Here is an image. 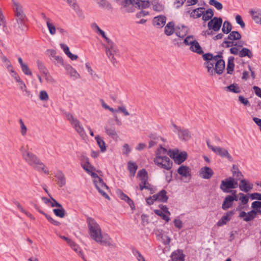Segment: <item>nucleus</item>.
Returning <instances> with one entry per match:
<instances>
[{
	"mask_svg": "<svg viewBox=\"0 0 261 261\" xmlns=\"http://www.w3.org/2000/svg\"><path fill=\"white\" fill-rule=\"evenodd\" d=\"M20 151L23 160L29 166L39 172L48 174L47 168L36 154L29 151L23 146L21 147Z\"/></svg>",
	"mask_w": 261,
	"mask_h": 261,
	"instance_id": "obj_1",
	"label": "nucleus"
},
{
	"mask_svg": "<svg viewBox=\"0 0 261 261\" xmlns=\"http://www.w3.org/2000/svg\"><path fill=\"white\" fill-rule=\"evenodd\" d=\"M89 229V234L91 238L97 243L100 242V239L103 238L101 229L99 225L96 221L91 217H88L86 219Z\"/></svg>",
	"mask_w": 261,
	"mask_h": 261,
	"instance_id": "obj_2",
	"label": "nucleus"
},
{
	"mask_svg": "<svg viewBox=\"0 0 261 261\" xmlns=\"http://www.w3.org/2000/svg\"><path fill=\"white\" fill-rule=\"evenodd\" d=\"M107 56L109 59L114 66L117 63V60L115 56L119 54V50L116 44L112 41L107 43V45H103Z\"/></svg>",
	"mask_w": 261,
	"mask_h": 261,
	"instance_id": "obj_3",
	"label": "nucleus"
},
{
	"mask_svg": "<svg viewBox=\"0 0 261 261\" xmlns=\"http://www.w3.org/2000/svg\"><path fill=\"white\" fill-rule=\"evenodd\" d=\"M238 183L231 177H229L221 181L220 188L224 193H229L230 189L237 188Z\"/></svg>",
	"mask_w": 261,
	"mask_h": 261,
	"instance_id": "obj_4",
	"label": "nucleus"
},
{
	"mask_svg": "<svg viewBox=\"0 0 261 261\" xmlns=\"http://www.w3.org/2000/svg\"><path fill=\"white\" fill-rule=\"evenodd\" d=\"M154 162L158 167L169 170L172 167V162L167 156H155Z\"/></svg>",
	"mask_w": 261,
	"mask_h": 261,
	"instance_id": "obj_5",
	"label": "nucleus"
},
{
	"mask_svg": "<svg viewBox=\"0 0 261 261\" xmlns=\"http://www.w3.org/2000/svg\"><path fill=\"white\" fill-rule=\"evenodd\" d=\"M12 8L14 13L16 20H18L19 21L22 19H26L27 16L25 14L23 7L22 5L19 2L12 0Z\"/></svg>",
	"mask_w": 261,
	"mask_h": 261,
	"instance_id": "obj_6",
	"label": "nucleus"
},
{
	"mask_svg": "<svg viewBox=\"0 0 261 261\" xmlns=\"http://www.w3.org/2000/svg\"><path fill=\"white\" fill-rule=\"evenodd\" d=\"M125 6H129V5L135 6L138 9H146L149 7L150 3L148 1L142 0H124Z\"/></svg>",
	"mask_w": 261,
	"mask_h": 261,
	"instance_id": "obj_7",
	"label": "nucleus"
},
{
	"mask_svg": "<svg viewBox=\"0 0 261 261\" xmlns=\"http://www.w3.org/2000/svg\"><path fill=\"white\" fill-rule=\"evenodd\" d=\"M172 125L176 129L174 130V132L177 133L179 139L182 140L188 141L191 138V133L188 129L182 128L177 126L174 123H172Z\"/></svg>",
	"mask_w": 261,
	"mask_h": 261,
	"instance_id": "obj_8",
	"label": "nucleus"
},
{
	"mask_svg": "<svg viewBox=\"0 0 261 261\" xmlns=\"http://www.w3.org/2000/svg\"><path fill=\"white\" fill-rule=\"evenodd\" d=\"M221 17H214L207 23V27L209 30H212L214 32L220 30L222 24Z\"/></svg>",
	"mask_w": 261,
	"mask_h": 261,
	"instance_id": "obj_9",
	"label": "nucleus"
},
{
	"mask_svg": "<svg viewBox=\"0 0 261 261\" xmlns=\"http://www.w3.org/2000/svg\"><path fill=\"white\" fill-rule=\"evenodd\" d=\"M168 154L169 155L170 157L173 158L174 159L175 162L177 163L178 164H181L184 162L187 158V153L185 151L179 153L178 151L177 152H171L170 150Z\"/></svg>",
	"mask_w": 261,
	"mask_h": 261,
	"instance_id": "obj_10",
	"label": "nucleus"
},
{
	"mask_svg": "<svg viewBox=\"0 0 261 261\" xmlns=\"http://www.w3.org/2000/svg\"><path fill=\"white\" fill-rule=\"evenodd\" d=\"M213 151L216 154L220 155L222 158H227L230 162L233 161L232 157L226 149L218 146H216V147H213Z\"/></svg>",
	"mask_w": 261,
	"mask_h": 261,
	"instance_id": "obj_11",
	"label": "nucleus"
},
{
	"mask_svg": "<svg viewBox=\"0 0 261 261\" xmlns=\"http://www.w3.org/2000/svg\"><path fill=\"white\" fill-rule=\"evenodd\" d=\"M199 175L202 178L208 179L214 175V172L211 168L205 166L201 168Z\"/></svg>",
	"mask_w": 261,
	"mask_h": 261,
	"instance_id": "obj_12",
	"label": "nucleus"
},
{
	"mask_svg": "<svg viewBox=\"0 0 261 261\" xmlns=\"http://www.w3.org/2000/svg\"><path fill=\"white\" fill-rule=\"evenodd\" d=\"M239 217L243 218L245 222H249L253 220L255 217V212L252 210L247 213L244 211L241 212L239 214Z\"/></svg>",
	"mask_w": 261,
	"mask_h": 261,
	"instance_id": "obj_13",
	"label": "nucleus"
},
{
	"mask_svg": "<svg viewBox=\"0 0 261 261\" xmlns=\"http://www.w3.org/2000/svg\"><path fill=\"white\" fill-rule=\"evenodd\" d=\"M234 214V210L228 211L225 215H224L221 219L217 222L218 226H222L227 223L230 220L231 217Z\"/></svg>",
	"mask_w": 261,
	"mask_h": 261,
	"instance_id": "obj_14",
	"label": "nucleus"
},
{
	"mask_svg": "<svg viewBox=\"0 0 261 261\" xmlns=\"http://www.w3.org/2000/svg\"><path fill=\"white\" fill-rule=\"evenodd\" d=\"M170 257L172 261H184L185 255L182 250L177 249L171 253Z\"/></svg>",
	"mask_w": 261,
	"mask_h": 261,
	"instance_id": "obj_15",
	"label": "nucleus"
},
{
	"mask_svg": "<svg viewBox=\"0 0 261 261\" xmlns=\"http://www.w3.org/2000/svg\"><path fill=\"white\" fill-rule=\"evenodd\" d=\"M166 21V17L164 15H159L154 17L153 19V24L158 28H163Z\"/></svg>",
	"mask_w": 261,
	"mask_h": 261,
	"instance_id": "obj_16",
	"label": "nucleus"
},
{
	"mask_svg": "<svg viewBox=\"0 0 261 261\" xmlns=\"http://www.w3.org/2000/svg\"><path fill=\"white\" fill-rule=\"evenodd\" d=\"M155 234L157 238V239L160 241L161 239H164V238H166V241H163V243L166 245H169L171 242V239L168 236L164 234L162 230L157 229L155 231Z\"/></svg>",
	"mask_w": 261,
	"mask_h": 261,
	"instance_id": "obj_17",
	"label": "nucleus"
},
{
	"mask_svg": "<svg viewBox=\"0 0 261 261\" xmlns=\"http://www.w3.org/2000/svg\"><path fill=\"white\" fill-rule=\"evenodd\" d=\"M225 62L222 59H220L215 63V67L214 72L217 73L218 74H221L225 69Z\"/></svg>",
	"mask_w": 261,
	"mask_h": 261,
	"instance_id": "obj_18",
	"label": "nucleus"
},
{
	"mask_svg": "<svg viewBox=\"0 0 261 261\" xmlns=\"http://www.w3.org/2000/svg\"><path fill=\"white\" fill-rule=\"evenodd\" d=\"M202 58L204 60H212V61L216 63L217 61L220 60V59H222V53L220 52L218 55L215 56H214L211 53H206L203 55Z\"/></svg>",
	"mask_w": 261,
	"mask_h": 261,
	"instance_id": "obj_19",
	"label": "nucleus"
},
{
	"mask_svg": "<svg viewBox=\"0 0 261 261\" xmlns=\"http://www.w3.org/2000/svg\"><path fill=\"white\" fill-rule=\"evenodd\" d=\"M105 129L107 134L112 138L117 139L118 137L114 124H112L111 126L106 125L105 127Z\"/></svg>",
	"mask_w": 261,
	"mask_h": 261,
	"instance_id": "obj_20",
	"label": "nucleus"
},
{
	"mask_svg": "<svg viewBox=\"0 0 261 261\" xmlns=\"http://www.w3.org/2000/svg\"><path fill=\"white\" fill-rule=\"evenodd\" d=\"M191 46L190 47V49L194 53H196L199 55H202L203 53L202 47L200 46L199 43L196 40H193L192 43H191Z\"/></svg>",
	"mask_w": 261,
	"mask_h": 261,
	"instance_id": "obj_21",
	"label": "nucleus"
},
{
	"mask_svg": "<svg viewBox=\"0 0 261 261\" xmlns=\"http://www.w3.org/2000/svg\"><path fill=\"white\" fill-rule=\"evenodd\" d=\"M137 176L139 177L141 181L139 185H144L148 182V174L145 169H143L140 170L137 174Z\"/></svg>",
	"mask_w": 261,
	"mask_h": 261,
	"instance_id": "obj_22",
	"label": "nucleus"
},
{
	"mask_svg": "<svg viewBox=\"0 0 261 261\" xmlns=\"http://www.w3.org/2000/svg\"><path fill=\"white\" fill-rule=\"evenodd\" d=\"M204 10V8L199 7L193 10L191 12H190V11H187V13H190L191 17L196 19L202 16Z\"/></svg>",
	"mask_w": 261,
	"mask_h": 261,
	"instance_id": "obj_23",
	"label": "nucleus"
},
{
	"mask_svg": "<svg viewBox=\"0 0 261 261\" xmlns=\"http://www.w3.org/2000/svg\"><path fill=\"white\" fill-rule=\"evenodd\" d=\"M177 172L179 175L185 177H190L191 175L190 168L186 166H180L177 170Z\"/></svg>",
	"mask_w": 261,
	"mask_h": 261,
	"instance_id": "obj_24",
	"label": "nucleus"
},
{
	"mask_svg": "<svg viewBox=\"0 0 261 261\" xmlns=\"http://www.w3.org/2000/svg\"><path fill=\"white\" fill-rule=\"evenodd\" d=\"M64 68L71 77L73 78V80H76L80 77V74L77 71L70 65L65 64Z\"/></svg>",
	"mask_w": 261,
	"mask_h": 261,
	"instance_id": "obj_25",
	"label": "nucleus"
},
{
	"mask_svg": "<svg viewBox=\"0 0 261 261\" xmlns=\"http://www.w3.org/2000/svg\"><path fill=\"white\" fill-rule=\"evenodd\" d=\"M116 193L120 199L126 201L130 206L134 205L133 201L127 195L124 194L121 190H117Z\"/></svg>",
	"mask_w": 261,
	"mask_h": 261,
	"instance_id": "obj_26",
	"label": "nucleus"
},
{
	"mask_svg": "<svg viewBox=\"0 0 261 261\" xmlns=\"http://www.w3.org/2000/svg\"><path fill=\"white\" fill-rule=\"evenodd\" d=\"M252 185L249 184L246 179H241L239 185V188L241 191L247 193L252 189Z\"/></svg>",
	"mask_w": 261,
	"mask_h": 261,
	"instance_id": "obj_27",
	"label": "nucleus"
},
{
	"mask_svg": "<svg viewBox=\"0 0 261 261\" xmlns=\"http://www.w3.org/2000/svg\"><path fill=\"white\" fill-rule=\"evenodd\" d=\"M55 177L57 178V183L60 187H62L66 184V178L61 171H58L55 174Z\"/></svg>",
	"mask_w": 261,
	"mask_h": 261,
	"instance_id": "obj_28",
	"label": "nucleus"
},
{
	"mask_svg": "<svg viewBox=\"0 0 261 261\" xmlns=\"http://www.w3.org/2000/svg\"><path fill=\"white\" fill-rule=\"evenodd\" d=\"M214 13L212 9L210 8L206 10L204 9L202 15V19L205 22L211 20L214 17Z\"/></svg>",
	"mask_w": 261,
	"mask_h": 261,
	"instance_id": "obj_29",
	"label": "nucleus"
},
{
	"mask_svg": "<svg viewBox=\"0 0 261 261\" xmlns=\"http://www.w3.org/2000/svg\"><path fill=\"white\" fill-rule=\"evenodd\" d=\"M233 203V199H231V196L227 195L225 197L222 203V208L226 211L232 206Z\"/></svg>",
	"mask_w": 261,
	"mask_h": 261,
	"instance_id": "obj_30",
	"label": "nucleus"
},
{
	"mask_svg": "<svg viewBox=\"0 0 261 261\" xmlns=\"http://www.w3.org/2000/svg\"><path fill=\"white\" fill-rule=\"evenodd\" d=\"M100 242L97 243L104 244L110 247H114L115 245L113 243L111 238L108 234H103V238L100 239Z\"/></svg>",
	"mask_w": 261,
	"mask_h": 261,
	"instance_id": "obj_31",
	"label": "nucleus"
},
{
	"mask_svg": "<svg viewBox=\"0 0 261 261\" xmlns=\"http://www.w3.org/2000/svg\"><path fill=\"white\" fill-rule=\"evenodd\" d=\"M174 31V23L173 21L168 22L165 27L164 32L167 36L171 35Z\"/></svg>",
	"mask_w": 261,
	"mask_h": 261,
	"instance_id": "obj_32",
	"label": "nucleus"
},
{
	"mask_svg": "<svg viewBox=\"0 0 261 261\" xmlns=\"http://www.w3.org/2000/svg\"><path fill=\"white\" fill-rule=\"evenodd\" d=\"M250 13L254 21L261 23V10H258L256 11L251 10L250 11Z\"/></svg>",
	"mask_w": 261,
	"mask_h": 261,
	"instance_id": "obj_33",
	"label": "nucleus"
},
{
	"mask_svg": "<svg viewBox=\"0 0 261 261\" xmlns=\"http://www.w3.org/2000/svg\"><path fill=\"white\" fill-rule=\"evenodd\" d=\"M234 57L230 56L228 59V63L227 66V73L231 74L233 71L234 64Z\"/></svg>",
	"mask_w": 261,
	"mask_h": 261,
	"instance_id": "obj_34",
	"label": "nucleus"
},
{
	"mask_svg": "<svg viewBox=\"0 0 261 261\" xmlns=\"http://www.w3.org/2000/svg\"><path fill=\"white\" fill-rule=\"evenodd\" d=\"M239 56L240 58L247 57L251 59L253 57V54L251 51L249 49L245 47L243 48L239 51Z\"/></svg>",
	"mask_w": 261,
	"mask_h": 261,
	"instance_id": "obj_35",
	"label": "nucleus"
},
{
	"mask_svg": "<svg viewBox=\"0 0 261 261\" xmlns=\"http://www.w3.org/2000/svg\"><path fill=\"white\" fill-rule=\"evenodd\" d=\"M97 143L100 149L101 152H105L106 150V143L103 139L99 136H97L95 138Z\"/></svg>",
	"mask_w": 261,
	"mask_h": 261,
	"instance_id": "obj_36",
	"label": "nucleus"
},
{
	"mask_svg": "<svg viewBox=\"0 0 261 261\" xmlns=\"http://www.w3.org/2000/svg\"><path fill=\"white\" fill-rule=\"evenodd\" d=\"M226 91L232 92L234 93H239L241 92V89L239 86L236 84H231L230 85L225 87Z\"/></svg>",
	"mask_w": 261,
	"mask_h": 261,
	"instance_id": "obj_37",
	"label": "nucleus"
},
{
	"mask_svg": "<svg viewBox=\"0 0 261 261\" xmlns=\"http://www.w3.org/2000/svg\"><path fill=\"white\" fill-rule=\"evenodd\" d=\"M241 35L238 31H232L230 32V34L227 37V39L230 40H240L241 38Z\"/></svg>",
	"mask_w": 261,
	"mask_h": 261,
	"instance_id": "obj_38",
	"label": "nucleus"
},
{
	"mask_svg": "<svg viewBox=\"0 0 261 261\" xmlns=\"http://www.w3.org/2000/svg\"><path fill=\"white\" fill-rule=\"evenodd\" d=\"M159 201L166 202L167 201L168 197L167 195V192L165 190H162L158 193Z\"/></svg>",
	"mask_w": 261,
	"mask_h": 261,
	"instance_id": "obj_39",
	"label": "nucleus"
},
{
	"mask_svg": "<svg viewBox=\"0 0 261 261\" xmlns=\"http://www.w3.org/2000/svg\"><path fill=\"white\" fill-rule=\"evenodd\" d=\"M151 4L152 5V9L155 11L160 12L164 10V6L157 2H152Z\"/></svg>",
	"mask_w": 261,
	"mask_h": 261,
	"instance_id": "obj_40",
	"label": "nucleus"
},
{
	"mask_svg": "<svg viewBox=\"0 0 261 261\" xmlns=\"http://www.w3.org/2000/svg\"><path fill=\"white\" fill-rule=\"evenodd\" d=\"M206 61V62L205 63V64L206 65V67L207 68V71L208 72L211 73L212 74H213V72H214V65H215V62L212 61V60H205Z\"/></svg>",
	"mask_w": 261,
	"mask_h": 261,
	"instance_id": "obj_41",
	"label": "nucleus"
},
{
	"mask_svg": "<svg viewBox=\"0 0 261 261\" xmlns=\"http://www.w3.org/2000/svg\"><path fill=\"white\" fill-rule=\"evenodd\" d=\"M93 182L95 187L96 188V185L100 189H106V190H108L109 189V187L103 182V180L100 178L98 180H93Z\"/></svg>",
	"mask_w": 261,
	"mask_h": 261,
	"instance_id": "obj_42",
	"label": "nucleus"
},
{
	"mask_svg": "<svg viewBox=\"0 0 261 261\" xmlns=\"http://www.w3.org/2000/svg\"><path fill=\"white\" fill-rule=\"evenodd\" d=\"M232 29L231 23L228 21H225L223 23V28L222 29V32L224 34H228L230 32Z\"/></svg>",
	"mask_w": 261,
	"mask_h": 261,
	"instance_id": "obj_43",
	"label": "nucleus"
},
{
	"mask_svg": "<svg viewBox=\"0 0 261 261\" xmlns=\"http://www.w3.org/2000/svg\"><path fill=\"white\" fill-rule=\"evenodd\" d=\"M53 212L56 216L60 218H63L65 215V211L62 206L61 207H59V208L54 209Z\"/></svg>",
	"mask_w": 261,
	"mask_h": 261,
	"instance_id": "obj_44",
	"label": "nucleus"
},
{
	"mask_svg": "<svg viewBox=\"0 0 261 261\" xmlns=\"http://www.w3.org/2000/svg\"><path fill=\"white\" fill-rule=\"evenodd\" d=\"M138 169V166L130 161L128 162V169L130 173L134 175Z\"/></svg>",
	"mask_w": 261,
	"mask_h": 261,
	"instance_id": "obj_45",
	"label": "nucleus"
},
{
	"mask_svg": "<svg viewBox=\"0 0 261 261\" xmlns=\"http://www.w3.org/2000/svg\"><path fill=\"white\" fill-rule=\"evenodd\" d=\"M99 6L101 8L110 9L111 5L106 0H98L97 2Z\"/></svg>",
	"mask_w": 261,
	"mask_h": 261,
	"instance_id": "obj_46",
	"label": "nucleus"
},
{
	"mask_svg": "<svg viewBox=\"0 0 261 261\" xmlns=\"http://www.w3.org/2000/svg\"><path fill=\"white\" fill-rule=\"evenodd\" d=\"M209 4L214 6L218 10H221L223 8L222 4L216 0H210Z\"/></svg>",
	"mask_w": 261,
	"mask_h": 261,
	"instance_id": "obj_47",
	"label": "nucleus"
},
{
	"mask_svg": "<svg viewBox=\"0 0 261 261\" xmlns=\"http://www.w3.org/2000/svg\"><path fill=\"white\" fill-rule=\"evenodd\" d=\"M17 83L19 84V88L21 91L25 92L28 95L30 94V92L27 90V86L23 81L20 79Z\"/></svg>",
	"mask_w": 261,
	"mask_h": 261,
	"instance_id": "obj_48",
	"label": "nucleus"
},
{
	"mask_svg": "<svg viewBox=\"0 0 261 261\" xmlns=\"http://www.w3.org/2000/svg\"><path fill=\"white\" fill-rule=\"evenodd\" d=\"M181 27H182V29L185 30L184 32L178 31L177 29V27H176V28L175 29V34L178 37H179L180 38H183L186 35V34L187 33V28L184 25H182ZM178 28L179 29H180L179 27H178Z\"/></svg>",
	"mask_w": 261,
	"mask_h": 261,
	"instance_id": "obj_49",
	"label": "nucleus"
},
{
	"mask_svg": "<svg viewBox=\"0 0 261 261\" xmlns=\"http://www.w3.org/2000/svg\"><path fill=\"white\" fill-rule=\"evenodd\" d=\"M240 196L239 200L241 201V203L243 205L247 204L249 201V197L242 193L239 194Z\"/></svg>",
	"mask_w": 261,
	"mask_h": 261,
	"instance_id": "obj_50",
	"label": "nucleus"
},
{
	"mask_svg": "<svg viewBox=\"0 0 261 261\" xmlns=\"http://www.w3.org/2000/svg\"><path fill=\"white\" fill-rule=\"evenodd\" d=\"M37 65L38 69L43 74L44 73H46L47 72H48L47 69H46V68L45 67V66H44V65L43 64V63L42 62H41L39 60L37 61Z\"/></svg>",
	"mask_w": 261,
	"mask_h": 261,
	"instance_id": "obj_51",
	"label": "nucleus"
},
{
	"mask_svg": "<svg viewBox=\"0 0 261 261\" xmlns=\"http://www.w3.org/2000/svg\"><path fill=\"white\" fill-rule=\"evenodd\" d=\"M154 213L156 215L158 216H159L162 217V218L165 220L167 222L169 221L170 218L169 217H167L163 212L162 211L160 210H154Z\"/></svg>",
	"mask_w": 261,
	"mask_h": 261,
	"instance_id": "obj_52",
	"label": "nucleus"
},
{
	"mask_svg": "<svg viewBox=\"0 0 261 261\" xmlns=\"http://www.w3.org/2000/svg\"><path fill=\"white\" fill-rule=\"evenodd\" d=\"M85 162L86 164H82V167L83 168V169L88 173H90V169L89 168L93 169V167L90 164V163L89 162V159L87 158H85Z\"/></svg>",
	"mask_w": 261,
	"mask_h": 261,
	"instance_id": "obj_53",
	"label": "nucleus"
},
{
	"mask_svg": "<svg viewBox=\"0 0 261 261\" xmlns=\"http://www.w3.org/2000/svg\"><path fill=\"white\" fill-rule=\"evenodd\" d=\"M44 75L45 79L48 83H50L51 84H54L56 83L55 80L52 77V76H51L49 74L48 72H47L46 73H44Z\"/></svg>",
	"mask_w": 261,
	"mask_h": 261,
	"instance_id": "obj_54",
	"label": "nucleus"
},
{
	"mask_svg": "<svg viewBox=\"0 0 261 261\" xmlns=\"http://www.w3.org/2000/svg\"><path fill=\"white\" fill-rule=\"evenodd\" d=\"M46 24L50 34L53 35H55L57 30L55 25L50 22H46Z\"/></svg>",
	"mask_w": 261,
	"mask_h": 261,
	"instance_id": "obj_55",
	"label": "nucleus"
},
{
	"mask_svg": "<svg viewBox=\"0 0 261 261\" xmlns=\"http://www.w3.org/2000/svg\"><path fill=\"white\" fill-rule=\"evenodd\" d=\"M21 68L24 74L30 76L32 75V71L26 64L21 66Z\"/></svg>",
	"mask_w": 261,
	"mask_h": 261,
	"instance_id": "obj_56",
	"label": "nucleus"
},
{
	"mask_svg": "<svg viewBox=\"0 0 261 261\" xmlns=\"http://www.w3.org/2000/svg\"><path fill=\"white\" fill-rule=\"evenodd\" d=\"M167 150L163 147L162 146L158 149L155 152V156H165L164 155L166 154Z\"/></svg>",
	"mask_w": 261,
	"mask_h": 261,
	"instance_id": "obj_57",
	"label": "nucleus"
},
{
	"mask_svg": "<svg viewBox=\"0 0 261 261\" xmlns=\"http://www.w3.org/2000/svg\"><path fill=\"white\" fill-rule=\"evenodd\" d=\"M39 98L42 101H47L49 97L46 91L42 90L40 92Z\"/></svg>",
	"mask_w": 261,
	"mask_h": 261,
	"instance_id": "obj_58",
	"label": "nucleus"
},
{
	"mask_svg": "<svg viewBox=\"0 0 261 261\" xmlns=\"http://www.w3.org/2000/svg\"><path fill=\"white\" fill-rule=\"evenodd\" d=\"M133 253L135 256H136L138 261H145L144 257L141 254V253L137 250H133Z\"/></svg>",
	"mask_w": 261,
	"mask_h": 261,
	"instance_id": "obj_59",
	"label": "nucleus"
},
{
	"mask_svg": "<svg viewBox=\"0 0 261 261\" xmlns=\"http://www.w3.org/2000/svg\"><path fill=\"white\" fill-rule=\"evenodd\" d=\"M236 20L238 24H239L242 29L245 28V24L243 21L242 17L240 15H237L236 16Z\"/></svg>",
	"mask_w": 261,
	"mask_h": 261,
	"instance_id": "obj_60",
	"label": "nucleus"
},
{
	"mask_svg": "<svg viewBox=\"0 0 261 261\" xmlns=\"http://www.w3.org/2000/svg\"><path fill=\"white\" fill-rule=\"evenodd\" d=\"M19 123L20 124V127H21V134L22 136H25L27 134V128L24 125L23 122L22 121V119H20Z\"/></svg>",
	"mask_w": 261,
	"mask_h": 261,
	"instance_id": "obj_61",
	"label": "nucleus"
},
{
	"mask_svg": "<svg viewBox=\"0 0 261 261\" xmlns=\"http://www.w3.org/2000/svg\"><path fill=\"white\" fill-rule=\"evenodd\" d=\"M232 175H233L232 177L237 182L238 180L241 181V180L242 179V178L243 177V175L242 174V172L240 171L233 173V174H232Z\"/></svg>",
	"mask_w": 261,
	"mask_h": 261,
	"instance_id": "obj_62",
	"label": "nucleus"
},
{
	"mask_svg": "<svg viewBox=\"0 0 261 261\" xmlns=\"http://www.w3.org/2000/svg\"><path fill=\"white\" fill-rule=\"evenodd\" d=\"M227 38L225 39V40L222 43L221 46L223 47L228 48L230 46H234V42L233 41H228Z\"/></svg>",
	"mask_w": 261,
	"mask_h": 261,
	"instance_id": "obj_63",
	"label": "nucleus"
},
{
	"mask_svg": "<svg viewBox=\"0 0 261 261\" xmlns=\"http://www.w3.org/2000/svg\"><path fill=\"white\" fill-rule=\"evenodd\" d=\"M1 59L4 64V65L6 67L7 66H9V65L11 64L10 61L4 55L0 57Z\"/></svg>",
	"mask_w": 261,
	"mask_h": 261,
	"instance_id": "obj_64",
	"label": "nucleus"
}]
</instances>
